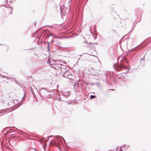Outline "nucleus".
I'll list each match as a JSON object with an SVG mask.
<instances>
[{
	"label": "nucleus",
	"mask_w": 151,
	"mask_h": 151,
	"mask_svg": "<svg viewBox=\"0 0 151 151\" xmlns=\"http://www.w3.org/2000/svg\"><path fill=\"white\" fill-rule=\"evenodd\" d=\"M114 67L115 70L117 71H120L123 69L127 70V71L124 73L125 74L129 72V70L128 69L127 67L125 66L122 62H121L120 64L114 65Z\"/></svg>",
	"instance_id": "obj_1"
},
{
	"label": "nucleus",
	"mask_w": 151,
	"mask_h": 151,
	"mask_svg": "<svg viewBox=\"0 0 151 151\" xmlns=\"http://www.w3.org/2000/svg\"><path fill=\"white\" fill-rule=\"evenodd\" d=\"M61 67V64L60 63H57L55 64V67H54L55 69L58 70L60 72V70Z\"/></svg>",
	"instance_id": "obj_2"
},
{
	"label": "nucleus",
	"mask_w": 151,
	"mask_h": 151,
	"mask_svg": "<svg viewBox=\"0 0 151 151\" xmlns=\"http://www.w3.org/2000/svg\"><path fill=\"white\" fill-rule=\"evenodd\" d=\"M66 70L63 72L64 74H63V76L67 78L68 77L70 74L68 69H66Z\"/></svg>",
	"instance_id": "obj_3"
},
{
	"label": "nucleus",
	"mask_w": 151,
	"mask_h": 151,
	"mask_svg": "<svg viewBox=\"0 0 151 151\" xmlns=\"http://www.w3.org/2000/svg\"><path fill=\"white\" fill-rule=\"evenodd\" d=\"M61 69L60 70V73L63 74V73L64 71L66 70V69H68L66 68V67L65 65H62Z\"/></svg>",
	"instance_id": "obj_4"
},
{
	"label": "nucleus",
	"mask_w": 151,
	"mask_h": 151,
	"mask_svg": "<svg viewBox=\"0 0 151 151\" xmlns=\"http://www.w3.org/2000/svg\"><path fill=\"white\" fill-rule=\"evenodd\" d=\"M19 132L22 133V134H23V132L22 131L19 130L18 129H13V131L11 132V133H13L14 132H17L18 134H19L20 133Z\"/></svg>",
	"instance_id": "obj_5"
},
{
	"label": "nucleus",
	"mask_w": 151,
	"mask_h": 151,
	"mask_svg": "<svg viewBox=\"0 0 151 151\" xmlns=\"http://www.w3.org/2000/svg\"><path fill=\"white\" fill-rule=\"evenodd\" d=\"M47 90L46 88H43L40 91V93L41 94H43V93L47 92Z\"/></svg>",
	"instance_id": "obj_6"
},
{
	"label": "nucleus",
	"mask_w": 151,
	"mask_h": 151,
	"mask_svg": "<svg viewBox=\"0 0 151 151\" xmlns=\"http://www.w3.org/2000/svg\"><path fill=\"white\" fill-rule=\"evenodd\" d=\"M62 94L63 96L65 97L66 98H67V97L70 95V94L69 93V92H66L63 93Z\"/></svg>",
	"instance_id": "obj_7"
},
{
	"label": "nucleus",
	"mask_w": 151,
	"mask_h": 151,
	"mask_svg": "<svg viewBox=\"0 0 151 151\" xmlns=\"http://www.w3.org/2000/svg\"><path fill=\"white\" fill-rule=\"evenodd\" d=\"M55 137L56 138H59L60 139L59 140V141H60V140L62 139H63V141H64V142H65V139H64V138L63 137H62L61 136H55Z\"/></svg>",
	"instance_id": "obj_8"
},
{
	"label": "nucleus",
	"mask_w": 151,
	"mask_h": 151,
	"mask_svg": "<svg viewBox=\"0 0 151 151\" xmlns=\"http://www.w3.org/2000/svg\"><path fill=\"white\" fill-rule=\"evenodd\" d=\"M137 47V46L136 47H134V48L131 49V50H129V51H131L133 50H139V47Z\"/></svg>",
	"instance_id": "obj_9"
},
{
	"label": "nucleus",
	"mask_w": 151,
	"mask_h": 151,
	"mask_svg": "<svg viewBox=\"0 0 151 151\" xmlns=\"http://www.w3.org/2000/svg\"><path fill=\"white\" fill-rule=\"evenodd\" d=\"M47 50L48 51H50V42H47Z\"/></svg>",
	"instance_id": "obj_10"
},
{
	"label": "nucleus",
	"mask_w": 151,
	"mask_h": 151,
	"mask_svg": "<svg viewBox=\"0 0 151 151\" xmlns=\"http://www.w3.org/2000/svg\"><path fill=\"white\" fill-rule=\"evenodd\" d=\"M31 90L32 91H31V92L34 95L35 98H36V96L35 95V93L33 91L32 89H31Z\"/></svg>",
	"instance_id": "obj_11"
},
{
	"label": "nucleus",
	"mask_w": 151,
	"mask_h": 151,
	"mask_svg": "<svg viewBox=\"0 0 151 151\" xmlns=\"http://www.w3.org/2000/svg\"><path fill=\"white\" fill-rule=\"evenodd\" d=\"M96 97V96L93 95H91L90 96V98L91 99H93V98H94Z\"/></svg>",
	"instance_id": "obj_12"
},
{
	"label": "nucleus",
	"mask_w": 151,
	"mask_h": 151,
	"mask_svg": "<svg viewBox=\"0 0 151 151\" xmlns=\"http://www.w3.org/2000/svg\"><path fill=\"white\" fill-rule=\"evenodd\" d=\"M48 35V37H49L51 36H53V35L51 33H49Z\"/></svg>",
	"instance_id": "obj_13"
},
{
	"label": "nucleus",
	"mask_w": 151,
	"mask_h": 151,
	"mask_svg": "<svg viewBox=\"0 0 151 151\" xmlns=\"http://www.w3.org/2000/svg\"><path fill=\"white\" fill-rule=\"evenodd\" d=\"M23 99V97L22 98V100H21V103L20 104V105H21L22 104V103H23L24 101V100L22 102V100Z\"/></svg>",
	"instance_id": "obj_14"
},
{
	"label": "nucleus",
	"mask_w": 151,
	"mask_h": 151,
	"mask_svg": "<svg viewBox=\"0 0 151 151\" xmlns=\"http://www.w3.org/2000/svg\"><path fill=\"white\" fill-rule=\"evenodd\" d=\"M116 151H121V150H122L121 148H120V150H119L117 148L116 149Z\"/></svg>",
	"instance_id": "obj_15"
},
{
	"label": "nucleus",
	"mask_w": 151,
	"mask_h": 151,
	"mask_svg": "<svg viewBox=\"0 0 151 151\" xmlns=\"http://www.w3.org/2000/svg\"><path fill=\"white\" fill-rule=\"evenodd\" d=\"M141 61H145V58H142L141 59Z\"/></svg>",
	"instance_id": "obj_16"
},
{
	"label": "nucleus",
	"mask_w": 151,
	"mask_h": 151,
	"mask_svg": "<svg viewBox=\"0 0 151 151\" xmlns=\"http://www.w3.org/2000/svg\"><path fill=\"white\" fill-rule=\"evenodd\" d=\"M55 38H61V37H55Z\"/></svg>",
	"instance_id": "obj_17"
},
{
	"label": "nucleus",
	"mask_w": 151,
	"mask_h": 151,
	"mask_svg": "<svg viewBox=\"0 0 151 151\" xmlns=\"http://www.w3.org/2000/svg\"><path fill=\"white\" fill-rule=\"evenodd\" d=\"M58 101H61V98L60 97H59L58 99Z\"/></svg>",
	"instance_id": "obj_18"
},
{
	"label": "nucleus",
	"mask_w": 151,
	"mask_h": 151,
	"mask_svg": "<svg viewBox=\"0 0 151 151\" xmlns=\"http://www.w3.org/2000/svg\"><path fill=\"white\" fill-rule=\"evenodd\" d=\"M50 63V61L49 60H48L47 61V63L48 64H49Z\"/></svg>",
	"instance_id": "obj_19"
},
{
	"label": "nucleus",
	"mask_w": 151,
	"mask_h": 151,
	"mask_svg": "<svg viewBox=\"0 0 151 151\" xmlns=\"http://www.w3.org/2000/svg\"><path fill=\"white\" fill-rule=\"evenodd\" d=\"M94 85V84L93 83H91V86H93Z\"/></svg>",
	"instance_id": "obj_20"
},
{
	"label": "nucleus",
	"mask_w": 151,
	"mask_h": 151,
	"mask_svg": "<svg viewBox=\"0 0 151 151\" xmlns=\"http://www.w3.org/2000/svg\"><path fill=\"white\" fill-rule=\"evenodd\" d=\"M10 8L11 9V11H12V8L11 7H10Z\"/></svg>",
	"instance_id": "obj_21"
},
{
	"label": "nucleus",
	"mask_w": 151,
	"mask_h": 151,
	"mask_svg": "<svg viewBox=\"0 0 151 151\" xmlns=\"http://www.w3.org/2000/svg\"><path fill=\"white\" fill-rule=\"evenodd\" d=\"M85 83L86 84V85H88V83L86 82H85Z\"/></svg>",
	"instance_id": "obj_22"
},
{
	"label": "nucleus",
	"mask_w": 151,
	"mask_h": 151,
	"mask_svg": "<svg viewBox=\"0 0 151 151\" xmlns=\"http://www.w3.org/2000/svg\"><path fill=\"white\" fill-rule=\"evenodd\" d=\"M34 150H35V151H37V150L35 149H34Z\"/></svg>",
	"instance_id": "obj_23"
},
{
	"label": "nucleus",
	"mask_w": 151,
	"mask_h": 151,
	"mask_svg": "<svg viewBox=\"0 0 151 151\" xmlns=\"http://www.w3.org/2000/svg\"><path fill=\"white\" fill-rule=\"evenodd\" d=\"M12 12H10V14H12Z\"/></svg>",
	"instance_id": "obj_24"
},
{
	"label": "nucleus",
	"mask_w": 151,
	"mask_h": 151,
	"mask_svg": "<svg viewBox=\"0 0 151 151\" xmlns=\"http://www.w3.org/2000/svg\"><path fill=\"white\" fill-rule=\"evenodd\" d=\"M124 36H123V37L122 38V39L123 37H124Z\"/></svg>",
	"instance_id": "obj_25"
},
{
	"label": "nucleus",
	"mask_w": 151,
	"mask_h": 151,
	"mask_svg": "<svg viewBox=\"0 0 151 151\" xmlns=\"http://www.w3.org/2000/svg\"><path fill=\"white\" fill-rule=\"evenodd\" d=\"M53 42V41H51V42Z\"/></svg>",
	"instance_id": "obj_26"
},
{
	"label": "nucleus",
	"mask_w": 151,
	"mask_h": 151,
	"mask_svg": "<svg viewBox=\"0 0 151 151\" xmlns=\"http://www.w3.org/2000/svg\"><path fill=\"white\" fill-rule=\"evenodd\" d=\"M89 43H90V44H91V42Z\"/></svg>",
	"instance_id": "obj_27"
},
{
	"label": "nucleus",
	"mask_w": 151,
	"mask_h": 151,
	"mask_svg": "<svg viewBox=\"0 0 151 151\" xmlns=\"http://www.w3.org/2000/svg\"><path fill=\"white\" fill-rule=\"evenodd\" d=\"M94 44H96L95 42V43H94Z\"/></svg>",
	"instance_id": "obj_28"
},
{
	"label": "nucleus",
	"mask_w": 151,
	"mask_h": 151,
	"mask_svg": "<svg viewBox=\"0 0 151 151\" xmlns=\"http://www.w3.org/2000/svg\"><path fill=\"white\" fill-rule=\"evenodd\" d=\"M6 78H8V76L6 77Z\"/></svg>",
	"instance_id": "obj_29"
},
{
	"label": "nucleus",
	"mask_w": 151,
	"mask_h": 151,
	"mask_svg": "<svg viewBox=\"0 0 151 151\" xmlns=\"http://www.w3.org/2000/svg\"><path fill=\"white\" fill-rule=\"evenodd\" d=\"M30 151H33V150H30Z\"/></svg>",
	"instance_id": "obj_30"
},
{
	"label": "nucleus",
	"mask_w": 151,
	"mask_h": 151,
	"mask_svg": "<svg viewBox=\"0 0 151 151\" xmlns=\"http://www.w3.org/2000/svg\"><path fill=\"white\" fill-rule=\"evenodd\" d=\"M71 0H70V1H71Z\"/></svg>",
	"instance_id": "obj_31"
}]
</instances>
